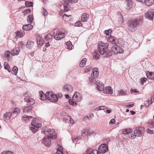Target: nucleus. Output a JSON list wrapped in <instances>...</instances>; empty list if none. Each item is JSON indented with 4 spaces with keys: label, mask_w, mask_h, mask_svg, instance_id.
<instances>
[{
    "label": "nucleus",
    "mask_w": 154,
    "mask_h": 154,
    "mask_svg": "<svg viewBox=\"0 0 154 154\" xmlns=\"http://www.w3.org/2000/svg\"><path fill=\"white\" fill-rule=\"evenodd\" d=\"M142 21L143 17H140L138 18L130 20L127 23L128 30L131 32L135 31L139 25L142 23Z\"/></svg>",
    "instance_id": "obj_1"
},
{
    "label": "nucleus",
    "mask_w": 154,
    "mask_h": 154,
    "mask_svg": "<svg viewBox=\"0 0 154 154\" xmlns=\"http://www.w3.org/2000/svg\"><path fill=\"white\" fill-rule=\"evenodd\" d=\"M108 45L109 44L108 43H104L102 41L99 42L98 50L101 55H103L108 51Z\"/></svg>",
    "instance_id": "obj_2"
},
{
    "label": "nucleus",
    "mask_w": 154,
    "mask_h": 154,
    "mask_svg": "<svg viewBox=\"0 0 154 154\" xmlns=\"http://www.w3.org/2000/svg\"><path fill=\"white\" fill-rule=\"evenodd\" d=\"M42 133L45 135H47L50 136V138L52 140H54L57 138V136L55 131L53 129H48L45 128L42 131Z\"/></svg>",
    "instance_id": "obj_3"
},
{
    "label": "nucleus",
    "mask_w": 154,
    "mask_h": 154,
    "mask_svg": "<svg viewBox=\"0 0 154 154\" xmlns=\"http://www.w3.org/2000/svg\"><path fill=\"white\" fill-rule=\"evenodd\" d=\"M37 119L35 118L33 119L31 122L32 126L30 127L31 130L33 133H35L37 131L38 129L41 127V125L38 123L37 122Z\"/></svg>",
    "instance_id": "obj_4"
},
{
    "label": "nucleus",
    "mask_w": 154,
    "mask_h": 154,
    "mask_svg": "<svg viewBox=\"0 0 154 154\" xmlns=\"http://www.w3.org/2000/svg\"><path fill=\"white\" fill-rule=\"evenodd\" d=\"M48 99L51 102H57L58 98L57 95L52 91L47 92Z\"/></svg>",
    "instance_id": "obj_5"
},
{
    "label": "nucleus",
    "mask_w": 154,
    "mask_h": 154,
    "mask_svg": "<svg viewBox=\"0 0 154 154\" xmlns=\"http://www.w3.org/2000/svg\"><path fill=\"white\" fill-rule=\"evenodd\" d=\"M144 128L143 127H140L137 128L134 131V135L135 138L137 137H140L142 136L144 131Z\"/></svg>",
    "instance_id": "obj_6"
},
{
    "label": "nucleus",
    "mask_w": 154,
    "mask_h": 154,
    "mask_svg": "<svg viewBox=\"0 0 154 154\" xmlns=\"http://www.w3.org/2000/svg\"><path fill=\"white\" fill-rule=\"evenodd\" d=\"M98 150L101 154H104L108 150V145L106 143L101 144L99 146Z\"/></svg>",
    "instance_id": "obj_7"
},
{
    "label": "nucleus",
    "mask_w": 154,
    "mask_h": 154,
    "mask_svg": "<svg viewBox=\"0 0 154 154\" xmlns=\"http://www.w3.org/2000/svg\"><path fill=\"white\" fill-rule=\"evenodd\" d=\"M111 51L114 54L122 53L124 52V50L122 48L116 45L112 46L111 48Z\"/></svg>",
    "instance_id": "obj_8"
},
{
    "label": "nucleus",
    "mask_w": 154,
    "mask_h": 154,
    "mask_svg": "<svg viewBox=\"0 0 154 154\" xmlns=\"http://www.w3.org/2000/svg\"><path fill=\"white\" fill-rule=\"evenodd\" d=\"M154 15V10L150 9L145 14V17L149 20H152Z\"/></svg>",
    "instance_id": "obj_9"
},
{
    "label": "nucleus",
    "mask_w": 154,
    "mask_h": 154,
    "mask_svg": "<svg viewBox=\"0 0 154 154\" xmlns=\"http://www.w3.org/2000/svg\"><path fill=\"white\" fill-rule=\"evenodd\" d=\"M51 139H50V136L47 135V136H45L43 139L42 143L46 146H49L50 145L51 143Z\"/></svg>",
    "instance_id": "obj_10"
},
{
    "label": "nucleus",
    "mask_w": 154,
    "mask_h": 154,
    "mask_svg": "<svg viewBox=\"0 0 154 154\" xmlns=\"http://www.w3.org/2000/svg\"><path fill=\"white\" fill-rule=\"evenodd\" d=\"M63 90L65 92H67V93L70 94L73 91L72 87L69 84H65L63 86Z\"/></svg>",
    "instance_id": "obj_11"
},
{
    "label": "nucleus",
    "mask_w": 154,
    "mask_h": 154,
    "mask_svg": "<svg viewBox=\"0 0 154 154\" xmlns=\"http://www.w3.org/2000/svg\"><path fill=\"white\" fill-rule=\"evenodd\" d=\"M96 85H97V89L98 90L102 91H103V89H104V84L99 80L96 81Z\"/></svg>",
    "instance_id": "obj_12"
},
{
    "label": "nucleus",
    "mask_w": 154,
    "mask_h": 154,
    "mask_svg": "<svg viewBox=\"0 0 154 154\" xmlns=\"http://www.w3.org/2000/svg\"><path fill=\"white\" fill-rule=\"evenodd\" d=\"M86 154H100L98 150L96 149H92L90 148L87 149L86 151Z\"/></svg>",
    "instance_id": "obj_13"
},
{
    "label": "nucleus",
    "mask_w": 154,
    "mask_h": 154,
    "mask_svg": "<svg viewBox=\"0 0 154 154\" xmlns=\"http://www.w3.org/2000/svg\"><path fill=\"white\" fill-rule=\"evenodd\" d=\"M103 92L106 94H112V89L110 86L106 87L103 89Z\"/></svg>",
    "instance_id": "obj_14"
},
{
    "label": "nucleus",
    "mask_w": 154,
    "mask_h": 154,
    "mask_svg": "<svg viewBox=\"0 0 154 154\" xmlns=\"http://www.w3.org/2000/svg\"><path fill=\"white\" fill-rule=\"evenodd\" d=\"M24 100L25 102H26L29 103V104L31 106L32 105L34 104L35 103V100L30 97H25L24 99Z\"/></svg>",
    "instance_id": "obj_15"
},
{
    "label": "nucleus",
    "mask_w": 154,
    "mask_h": 154,
    "mask_svg": "<svg viewBox=\"0 0 154 154\" xmlns=\"http://www.w3.org/2000/svg\"><path fill=\"white\" fill-rule=\"evenodd\" d=\"M64 4L63 5L64 11H67L70 7V5L69 3V2L68 1L66 0H64Z\"/></svg>",
    "instance_id": "obj_16"
},
{
    "label": "nucleus",
    "mask_w": 154,
    "mask_h": 154,
    "mask_svg": "<svg viewBox=\"0 0 154 154\" xmlns=\"http://www.w3.org/2000/svg\"><path fill=\"white\" fill-rule=\"evenodd\" d=\"M20 47H15L12 50L11 54L13 56L16 55H17L19 54V53L20 52Z\"/></svg>",
    "instance_id": "obj_17"
},
{
    "label": "nucleus",
    "mask_w": 154,
    "mask_h": 154,
    "mask_svg": "<svg viewBox=\"0 0 154 154\" xmlns=\"http://www.w3.org/2000/svg\"><path fill=\"white\" fill-rule=\"evenodd\" d=\"M89 16L86 13H84L82 15L81 21L82 22L87 21L89 18Z\"/></svg>",
    "instance_id": "obj_18"
},
{
    "label": "nucleus",
    "mask_w": 154,
    "mask_h": 154,
    "mask_svg": "<svg viewBox=\"0 0 154 154\" xmlns=\"http://www.w3.org/2000/svg\"><path fill=\"white\" fill-rule=\"evenodd\" d=\"M98 69L94 68L93 69V73H91V75L93 78L97 77L99 75V72L97 71Z\"/></svg>",
    "instance_id": "obj_19"
},
{
    "label": "nucleus",
    "mask_w": 154,
    "mask_h": 154,
    "mask_svg": "<svg viewBox=\"0 0 154 154\" xmlns=\"http://www.w3.org/2000/svg\"><path fill=\"white\" fill-rule=\"evenodd\" d=\"M47 92L46 94L44 93L42 91H39V96L41 99L43 100H45L46 99H48V97L47 96Z\"/></svg>",
    "instance_id": "obj_20"
},
{
    "label": "nucleus",
    "mask_w": 154,
    "mask_h": 154,
    "mask_svg": "<svg viewBox=\"0 0 154 154\" xmlns=\"http://www.w3.org/2000/svg\"><path fill=\"white\" fill-rule=\"evenodd\" d=\"M72 99L77 102L79 101L80 99V94L77 92H75L73 96Z\"/></svg>",
    "instance_id": "obj_21"
},
{
    "label": "nucleus",
    "mask_w": 154,
    "mask_h": 154,
    "mask_svg": "<svg viewBox=\"0 0 154 154\" xmlns=\"http://www.w3.org/2000/svg\"><path fill=\"white\" fill-rule=\"evenodd\" d=\"M22 28L23 30L28 31L31 29L33 28V26L30 24H29L23 25Z\"/></svg>",
    "instance_id": "obj_22"
},
{
    "label": "nucleus",
    "mask_w": 154,
    "mask_h": 154,
    "mask_svg": "<svg viewBox=\"0 0 154 154\" xmlns=\"http://www.w3.org/2000/svg\"><path fill=\"white\" fill-rule=\"evenodd\" d=\"M146 75L148 78L151 79H154V72H150L149 71H147Z\"/></svg>",
    "instance_id": "obj_23"
},
{
    "label": "nucleus",
    "mask_w": 154,
    "mask_h": 154,
    "mask_svg": "<svg viewBox=\"0 0 154 154\" xmlns=\"http://www.w3.org/2000/svg\"><path fill=\"white\" fill-rule=\"evenodd\" d=\"M34 43L33 41H31L28 40L26 45V48L29 49H31L34 45Z\"/></svg>",
    "instance_id": "obj_24"
},
{
    "label": "nucleus",
    "mask_w": 154,
    "mask_h": 154,
    "mask_svg": "<svg viewBox=\"0 0 154 154\" xmlns=\"http://www.w3.org/2000/svg\"><path fill=\"white\" fill-rule=\"evenodd\" d=\"M32 119V117L31 116H23L22 117V119L24 122H28L29 121L30 119Z\"/></svg>",
    "instance_id": "obj_25"
},
{
    "label": "nucleus",
    "mask_w": 154,
    "mask_h": 154,
    "mask_svg": "<svg viewBox=\"0 0 154 154\" xmlns=\"http://www.w3.org/2000/svg\"><path fill=\"white\" fill-rule=\"evenodd\" d=\"M20 112V110L19 108H16L13 111L12 115L14 117L16 116L19 114Z\"/></svg>",
    "instance_id": "obj_26"
},
{
    "label": "nucleus",
    "mask_w": 154,
    "mask_h": 154,
    "mask_svg": "<svg viewBox=\"0 0 154 154\" xmlns=\"http://www.w3.org/2000/svg\"><path fill=\"white\" fill-rule=\"evenodd\" d=\"M144 3L147 6H149L154 4V0H144Z\"/></svg>",
    "instance_id": "obj_27"
},
{
    "label": "nucleus",
    "mask_w": 154,
    "mask_h": 154,
    "mask_svg": "<svg viewBox=\"0 0 154 154\" xmlns=\"http://www.w3.org/2000/svg\"><path fill=\"white\" fill-rule=\"evenodd\" d=\"M125 4L126 5V8L127 10L130 9L132 7V2L129 0H126L125 2Z\"/></svg>",
    "instance_id": "obj_28"
},
{
    "label": "nucleus",
    "mask_w": 154,
    "mask_h": 154,
    "mask_svg": "<svg viewBox=\"0 0 154 154\" xmlns=\"http://www.w3.org/2000/svg\"><path fill=\"white\" fill-rule=\"evenodd\" d=\"M32 106H27L26 107H24V108H23V112H30L32 110Z\"/></svg>",
    "instance_id": "obj_29"
},
{
    "label": "nucleus",
    "mask_w": 154,
    "mask_h": 154,
    "mask_svg": "<svg viewBox=\"0 0 154 154\" xmlns=\"http://www.w3.org/2000/svg\"><path fill=\"white\" fill-rule=\"evenodd\" d=\"M12 116V113L10 112H7L4 115V118L7 120H9L11 118V116Z\"/></svg>",
    "instance_id": "obj_30"
},
{
    "label": "nucleus",
    "mask_w": 154,
    "mask_h": 154,
    "mask_svg": "<svg viewBox=\"0 0 154 154\" xmlns=\"http://www.w3.org/2000/svg\"><path fill=\"white\" fill-rule=\"evenodd\" d=\"M87 60V59L86 58L83 59L80 63L79 66L81 68L83 67L85 65Z\"/></svg>",
    "instance_id": "obj_31"
},
{
    "label": "nucleus",
    "mask_w": 154,
    "mask_h": 154,
    "mask_svg": "<svg viewBox=\"0 0 154 154\" xmlns=\"http://www.w3.org/2000/svg\"><path fill=\"white\" fill-rule=\"evenodd\" d=\"M25 32L24 31H18L17 32L16 36H18L20 38L23 37L25 35Z\"/></svg>",
    "instance_id": "obj_32"
},
{
    "label": "nucleus",
    "mask_w": 154,
    "mask_h": 154,
    "mask_svg": "<svg viewBox=\"0 0 154 154\" xmlns=\"http://www.w3.org/2000/svg\"><path fill=\"white\" fill-rule=\"evenodd\" d=\"M115 38L113 36H111L108 40L109 42L112 43L113 44H116V42L115 41Z\"/></svg>",
    "instance_id": "obj_33"
},
{
    "label": "nucleus",
    "mask_w": 154,
    "mask_h": 154,
    "mask_svg": "<svg viewBox=\"0 0 154 154\" xmlns=\"http://www.w3.org/2000/svg\"><path fill=\"white\" fill-rule=\"evenodd\" d=\"M132 133L133 130L132 129H126L123 131V133L124 134H127L128 133Z\"/></svg>",
    "instance_id": "obj_34"
},
{
    "label": "nucleus",
    "mask_w": 154,
    "mask_h": 154,
    "mask_svg": "<svg viewBox=\"0 0 154 154\" xmlns=\"http://www.w3.org/2000/svg\"><path fill=\"white\" fill-rule=\"evenodd\" d=\"M25 5L27 7H31L33 6V3L32 2L26 1L25 2Z\"/></svg>",
    "instance_id": "obj_35"
},
{
    "label": "nucleus",
    "mask_w": 154,
    "mask_h": 154,
    "mask_svg": "<svg viewBox=\"0 0 154 154\" xmlns=\"http://www.w3.org/2000/svg\"><path fill=\"white\" fill-rule=\"evenodd\" d=\"M27 20L28 21H29L30 23H32L33 20V17H32V15L31 14L29 15L27 17Z\"/></svg>",
    "instance_id": "obj_36"
},
{
    "label": "nucleus",
    "mask_w": 154,
    "mask_h": 154,
    "mask_svg": "<svg viewBox=\"0 0 154 154\" xmlns=\"http://www.w3.org/2000/svg\"><path fill=\"white\" fill-rule=\"evenodd\" d=\"M4 68L8 70L9 72H10L11 71V70L9 68H10V66L8 63L6 62H5L4 64Z\"/></svg>",
    "instance_id": "obj_37"
},
{
    "label": "nucleus",
    "mask_w": 154,
    "mask_h": 154,
    "mask_svg": "<svg viewBox=\"0 0 154 154\" xmlns=\"http://www.w3.org/2000/svg\"><path fill=\"white\" fill-rule=\"evenodd\" d=\"M18 70V68L17 67L14 66L13 69V72H12L13 74H14V75H16L17 72Z\"/></svg>",
    "instance_id": "obj_38"
},
{
    "label": "nucleus",
    "mask_w": 154,
    "mask_h": 154,
    "mask_svg": "<svg viewBox=\"0 0 154 154\" xmlns=\"http://www.w3.org/2000/svg\"><path fill=\"white\" fill-rule=\"evenodd\" d=\"M66 44L67 45V48L68 49H70L72 47V45L70 41L67 42V43Z\"/></svg>",
    "instance_id": "obj_39"
},
{
    "label": "nucleus",
    "mask_w": 154,
    "mask_h": 154,
    "mask_svg": "<svg viewBox=\"0 0 154 154\" xmlns=\"http://www.w3.org/2000/svg\"><path fill=\"white\" fill-rule=\"evenodd\" d=\"M111 51L110 50H109L105 54L106 57H111L112 55V53Z\"/></svg>",
    "instance_id": "obj_40"
},
{
    "label": "nucleus",
    "mask_w": 154,
    "mask_h": 154,
    "mask_svg": "<svg viewBox=\"0 0 154 154\" xmlns=\"http://www.w3.org/2000/svg\"><path fill=\"white\" fill-rule=\"evenodd\" d=\"M69 103L70 105H72L73 106H76L77 105V103L75 102L72 100H71L70 99L69 100Z\"/></svg>",
    "instance_id": "obj_41"
},
{
    "label": "nucleus",
    "mask_w": 154,
    "mask_h": 154,
    "mask_svg": "<svg viewBox=\"0 0 154 154\" xmlns=\"http://www.w3.org/2000/svg\"><path fill=\"white\" fill-rule=\"evenodd\" d=\"M128 136L130 139H134L135 138V136L132 133H128L127 134Z\"/></svg>",
    "instance_id": "obj_42"
},
{
    "label": "nucleus",
    "mask_w": 154,
    "mask_h": 154,
    "mask_svg": "<svg viewBox=\"0 0 154 154\" xmlns=\"http://www.w3.org/2000/svg\"><path fill=\"white\" fill-rule=\"evenodd\" d=\"M81 21H78L76 22L75 23V25L77 26H81L82 25Z\"/></svg>",
    "instance_id": "obj_43"
},
{
    "label": "nucleus",
    "mask_w": 154,
    "mask_h": 154,
    "mask_svg": "<svg viewBox=\"0 0 154 154\" xmlns=\"http://www.w3.org/2000/svg\"><path fill=\"white\" fill-rule=\"evenodd\" d=\"M58 35L59 37L60 38V39L63 38L65 36V34L64 33L61 32V33H58Z\"/></svg>",
    "instance_id": "obj_44"
},
{
    "label": "nucleus",
    "mask_w": 154,
    "mask_h": 154,
    "mask_svg": "<svg viewBox=\"0 0 154 154\" xmlns=\"http://www.w3.org/2000/svg\"><path fill=\"white\" fill-rule=\"evenodd\" d=\"M106 107L104 106H101L97 108L96 109L99 110H104L106 109Z\"/></svg>",
    "instance_id": "obj_45"
},
{
    "label": "nucleus",
    "mask_w": 154,
    "mask_h": 154,
    "mask_svg": "<svg viewBox=\"0 0 154 154\" xmlns=\"http://www.w3.org/2000/svg\"><path fill=\"white\" fill-rule=\"evenodd\" d=\"M1 154H14L13 152L9 151H5L2 152Z\"/></svg>",
    "instance_id": "obj_46"
},
{
    "label": "nucleus",
    "mask_w": 154,
    "mask_h": 154,
    "mask_svg": "<svg viewBox=\"0 0 154 154\" xmlns=\"http://www.w3.org/2000/svg\"><path fill=\"white\" fill-rule=\"evenodd\" d=\"M112 30L111 29H109L107 30H106L105 31V34L107 35H109V34H111V33L112 32Z\"/></svg>",
    "instance_id": "obj_47"
},
{
    "label": "nucleus",
    "mask_w": 154,
    "mask_h": 154,
    "mask_svg": "<svg viewBox=\"0 0 154 154\" xmlns=\"http://www.w3.org/2000/svg\"><path fill=\"white\" fill-rule=\"evenodd\" d=\"M126 94V91H123L122 90H121L119 93V94L121 95H125Z\"/></svg>",
    "instance_id": "obj_48"
},
{
    "label": "nucleus",
    "mask_w": 154,
    "mask_h": 154,
    "mask_svg": "<svg viewBox=\"0 0 154 154\" xmlns=\"http://www.w3.org/2000/svg\"><path fill=\"white\" fill-rule=\"evenodd\" d=\"M149 126L151 128L154 127V121L149 122Z\"/></svg>",
    "instance_id": "obj_49"
},
{
    "label": "nucleus",
    "mask_w": 154,
    "mask_h": 154,
    "mask_svg": "<svg viewBox=\"0 0 154 154\" xmlns=\"http://www.w3.org/2000/svg\"><path fill=\"white\" fill-rule=\"evenodd\" d=\"M52 37L51 35L49 34H48L45 37V39L47 40H48L49 39L51 38Z\"/></svg>",
    "instance_id": "obj_50"
},
{
    "label": "nucleus",
    "mask_w": 154,
    "mask_h": 154,
    "mask_svg": "<svg viewBox=\"0 0 154 154\" xmlns=\"http://www.w3.org/2000/svg\"><path fill=\"white\" fill-rule=\"evenodd\" d=\"M146 80H147V79L145 78H143L141 79V83L142 84H143L145 82Z\"/></svg>",
    "instance_id": "obj_51"
},
{
    "label": "nucleus",
    "mask_w": 154,
    "mask_h": 154,
    "mask_svg": "<svg viewBox=\"0 0 154 154\" xmlns=\"http://www.w3.org/2000/svg\"><path fill=\"white\" fill-rule=\"evenodd\" d=\"M44 43V41L43 40H40L39 42H37L38 44L40 46H42Z\"/></svg>",
    "instance_id": "obj_52"
},
{
    "label": "nucleus",
    "mask_w": 154,
    "mask_h": 154,
    "mask_svg": "<svg viewBox=\"0 0 154 154\" xmlns=\"http://www.w3.org/2000/svg\"><path fill=\"white\" fill-rule=\"evenodd\" d=\"M146 132L148 133L152 134L154 133L153 130H151L148 128L146 131Z\"/></svg>",
    "instance_id": "obj_53"
},
{
    "label": "nucleus",
    "mask_w": 154,
    "mask_h": 154,
    "mask_svg": "<svg viewBox=\"0 0 154 154\" xmlns=\"http://www.w3.org/2000/svg\"><path fill=\"white\" fill-rule=\"evenodd\" d=\"M115 120L114 119H111L109 122V124L110 125H113L114 124H115Z\"/></svg>",
    "instance_id": "obj_54"
},
{
    "label": "nucleus",
    "mask_w": 154,
    "mask_h": 154,
    "mask_svg": "<svg viewBox=\"0 0 154 154\" xmlns=\"http://www.w3.org/2000/svg\"><path fill=\"white\" fill-rule=\"evenodd\" d=\"M31 9L28 8L25 10L24 11V12L25 14H29L31 12Z\"/></svg>",
    "instance_id": "obj_55"
},
{
    "label": "nucleus",
    "mask_w": 154,
    "mask_h": 154,
    "mask_svg": "<svg viewBox=\"0 0 154 154\" xmlns=\"http://www.w3.org/2000/svg\"><path fill=\"white\" fill-rule=\"evenodd\" d=\"M96 135V133L94 131H92L89 133L88 135L89 136H94Z\"/></svg>",
    "instance_id": "obj_56"
},
{
    "label": "nucleus",
    "mask_w": 154,
    "mask_h": 154,
    "mask_svg": "<svg viewBox=\"0 0 154 154\" xmlns=\"http://www.w3.org/2000/svg\"><path fill=\"white\" fill-rule=\"evenodd\" d=\"M59 37V36L57 33L54 36V38L56 40H60V38Z\"/></svg>",
    "instance_id": "obj_57"
},
{
    "label": "nucleus",
    "mask_w": 154,
    "mask_h": 154,
    "mask_svg": "<svg viewBox=\"0 0 154 154\" xmlns=\"http://www.w3.org/2000/svg\"><path fill=\"white\" fill-rule=\"evenodd\" d=\"M87 134L86 133V129H85V130H84V132L82 133V135L83 137H85L86 135Z\"/></svg>",
    "instance_id": "obj_58"
},
{
    "label": "nucleus",
    "mask_w": 154,
    "mask_h": 154,
    "mask_svg": "<svg viewBox=\"0 0 154 154\" xmlns=\"http://www.w3.org/2000/svg\"><path fill=\"white\" fill-rule=\"evenodd\" d=\"M80 138V137H78L77 138H74V139L73 140V142L75 143V142H76L78 140H79V139Z\"/></svg>",
    "instance_id": "obj_59"
},
{
    "label": "nucleus",
    "mask_w": 154,
    "mask_h": 154,
    "mask_svg": "<svg viewBox=\"0 0 154 154\" xmlns=\"http://www.w3.org/2000/svg\"><path fill=\"white\" fill-rule=\"evenodd\" d=\"M60 115L61 116H66V115H68V114L66 112H63L60 113Z\"/></svg>",
    "instance_id": "obj_60"
},
{
    "label": "nucleus",
    "mask_w": 154,
    "mask_h": 154,
    "mask_svg": "<svg viewBox=\"0 0 154 154\" xmlns=\"http://www.w3.org/2000/svg\"><path fill=\"white\" fill-rule=\"evenodd\" d=\"M131 92H133L135 93H137L139 92V91H137L136 89H131Z\"/></svg>",
    "instance_id": "obj_61"
},
{
    "label": "nucleus",
    "mask_w": 154,
    "mask_h": 154,
    "mask_svg": "<svg viewBox=\"0 0 154 154\" xmlns=\"http://www.w3.org/2000/svg\"><path fill=\"white\" fill-rule=\"evenodd\" d=\"M44 14L45 16L47 15V11L46 10L44 9L43 10Z\"/></svg>",
    "instance_id": "obj_62"
},
{
    "label": "nucleus",
    "mask_w": 154,
    "mask_h": 154,
    "mask_svg": "<svg viewBox=\"0 0 154 154\" xmlns=\"http://www.w3.org/2000/svg\"><path fill=\"white\" fill-rule=\"evenodd\" d=\"M70 119L69 120L71 124H73L74 123V120L72 119L71 118L70 116H69Z\"/></svg>",
    "instance_id": "obj_63"
},
{
    "label": "nucleus",
    "mask_w": 154,
    "mask_h": 154,
    "mask_svg": "<svg viewBox=\"0 0 154 154\" xmlns=\"http://www.w3.org/2000/svg\"><path fill=\"white\" fill-rule=\"evenodd\" d=\"M134 106V104H132L128 105H126V106L130 108L133 107Z\"/></svg>",
    "instance_id": "obj_64"
}]
</instances>
